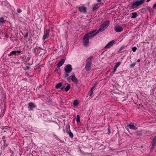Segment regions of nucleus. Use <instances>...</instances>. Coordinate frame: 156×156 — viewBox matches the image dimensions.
<instances>
[{"mask_svg":"<svg viewBox=\"0 0 156 156\" xmlns=\"http://www.w3.org/2000/svg\"><path fill=\"white\" fill-rule=\"evenodd\" d=\"M71 74L72 75L70 76V77H71V80L72 81L76 83H77L78 82V80L76 78L74 73H72Z\"/></svg>","mask_w":156,"mask_h":156,"instance_id":"9","label":"nucleus"},{"mask_svg":"<svg viewBox=\"0 0 156 156\" xmlns=\"http://www.w3.org/2000/svg\"><path fill=\"white\" fill-rule=\"evenodd\" d=\"M109 23V21H106L104 23L101 25V27L105 30L108 27Z\"/></svg>","mask_w":156,"mask_h":156,"instance_id":"11","label":"nucleus"},{"mask_svg":"<svg viewBox=\"0 0 156 156\" xmlns=\"http://www.w3.org/2000/svg\"><path fill=\"white\" fill-rule=\"evenodd\" d=\"M72 69V68L71 65L68 64L64 67V70L65 72L67 73H70Z\"/></svg>","mask_w":156,"mask_h":156,"instance_id":"7","label":"nucleus"},{"mask_svg":"<svg viewBox=\"0 0 156 156\" xmlns=\"http://www.w3.org/2000/svg\"><path fill=\"white\" fill-rule=\"evenodd\" d=\"M136 64V62H133L130 65V68H133L135 66V65Z\"/></svg>","mask_w":156,"mask_h":156,"instance_id":"29","label":"nucleus"},{"mask_svg":"<svg viewBox=\"0 0 156 156\" xmlns=\"http://www.w3.org/2000/svg\"><path fill=\"white\" fill-rule=\"evenodd\" d=\"M52 101V100L51 99H49L48 100V102L49 103H51V102Z\"/></svg>","mask_w":156,"mask_h":156,"instance_id":"47","label":"nucleus"},{"mask_svg":"<svg viewBox=\"0 0 156 156\" xmlns=\"http://www.w3.org/2000/svg\"><path fill=\"white\" fill-rule=\"evenodd\" d=\"M140 62V59H138L137 61V62Z\"/></svg>","mask_w":156,"mask_h":156,"instance_id":"55","label":"nucleus"},{"mask_svg":"<svg viewBox=\"0 0 156 156\" xmlns=\"http://www.w3.org/2000/svg\"><path fill=\"white\" fill-rule=\"evenodd\" d=\"M10 151H9V152L10 153H12V154L11 155V156H13V155H12V154H13V151H12L11 149H10Z\"/></svg>","mask_w":156,"mask_h":156,"instance_id":"43","label":"nucleus"},{"mask_svg":"<svg viewBox=\"0 0 156 156\" xmlns=\"http://www.w3.org/2000/svg\"><path fill=\"white\" fill-rule=\"evenodd\" d=\"M117 68L114 67L113 68V71L112 72V73L113 74H114L115 73L116 71Z\"/></svg>","mask_w":156,"mask_h":156,"instance_id":"31","label":"nucleus"},{"mask_svg":"<svg viewBox=\"0 0 156 156\" xmlns=\"http://www.w3.org/2000/svg\"><path fill=\"white\" fill-rule=\"evenodd\" d=\"M6 21V20H5L2 17H1L0 18V24H4L5 23Z\"/></svg>","mask_w":156,"mask_h":156,"instance_id":"18","label":"nucleus"},{"mask_svg":"<svg viewBox=\"0 0 156 156\" xmlns=\"http://www.w3.org/2000/svg\"><path fill=\"white\" fill-rule=\"evenodd\" d=\"M66 132L69 134L70 137L73 138V133L71 132L70 129V126L69 124L66 126Z\"/></svg>","mask_w":156,"mask_h":156,"instance_id":"5","label":"nucleus"},{"mask_svg":"<svg viewBox=\"0 0 156 156\" xmlns=\"http://www.w3.org/2000/svg\"><path fill=\"white\" fill-rule=\"evenodd\" d=\"M115 41L114 40L110 41L105 46V48L110 47L115 44Z\"/></svg>","mask_w":156,"mask_h":156,"instance_id":"13","label":"nucleus"},{"mask_svg":"<svg viewBox=\"0 0 156 156\" xmlns=\"http://www.w3.org/2000/svg\"><path fill=\"white\" fill-rule=\"evenodd\" d=\"M152 143L153 146L156 145V135L153 138Z\"/></svg>","mask_w":156,"mask_h":156,"instance_id":"19","label":"nucleus"},{"mask_svg":"<svg viewBox=\"0 0 156 156\" xmlns=\"http://www.w3.org/2000/svg\"><path fill=\"white\" fill-rule=\"evenodd\" d=\"M96 29L94 30L89 33L85 34V35L88 37L89 39L97 35V33H96Z\"/></svg>","mask_w":156,"mask_h":156,"instance_id":"3","label":"nucleus"},{"mask_svg":"<svg viewBox=\"0 0 156 156\" xmlns=\"http://www.w3.org/2000/svg\"><path fill=\"white\" fill-rule=\"evenodd\" d=\"M96 85H97V83H95V84H94L93 85V86H94V87H96Z\"/></svg>","mask_w":156,"mask_h":156,"instance_id":"52","label":"nucleus"},{"mask_svg":"<svg viewBox=\"0 0 156 156\" xmlns=\"http://www.w3.org/2000/svg\"><path fill=\"white\" fill-rule=\"evenodd\" d=\"M93 58V56H90L88 58L91 59V58Z\"/></svg>","mask_w":156,"mask_h":156,"instance_id":"49","label":"nucleus"},{"mask_svg":"<svg viewBox=\"0 0 156 156\" xmlns=\"http://www.w3.org/2000/svg\"><path fill=\"white\" fill-rule=\"evenodd\" d=\"M109 127H110V126H108V132L107 133L108 134H109L111 133Z\"/></svg>","mask_w":156,"mask_h":156,"instance_id":"37","label":"nucleus"},{"mask_svg":"<svg viewBox=\"0 0 156 156\" xmlns=\"http://www.w3.org/2000/svg\"><path fill=\"white\" fill-rule=\"evenodd\" d=\"M137 49V48L136 47H133L132 48V50L134 52H135L136 51Z\"/></svg>","mask_w":156,"mask_h":156,"instance_id":"32","label":"nucleus"},{"mask_svg":"<svg viewBox=\"0 0 156 156\" xmlns=\"http://www.w3.org/2000/svg\"><path fill=\"white\" fill-rule=\"evenodd\" d=\"M98 4H97L95 5L93 7V11H95L98 8Z\"/></svg>","mask_w":156,"mask_h":156,"instance_id":"25","label":"nucleus"},{"mask_svg":"<svg viewBox=\"0 0 156 156\" xmlns=\"http://www.w3.org/2000/svg\"><path fill=\"white\" fill-rule=\"evenodd\" d=\"M50 30H46L44 33V34L43 37V39L44 40L46 38L49 37V34Z\"/></svg>","mask_w":156,"mask_h":156,"instance_id":"10","label":"nucleus"},{"mask_svg":"<svg viewBox=\"0 0 156 156\" xmlns=\"http://www.w3.org/2000/svg\"><path fill=\"white\" fill-rule=\"evenodd\" d=\"M30 69V67L29 66H26L25 68V70H28Z\"/></svg>","mask_w":156,"mask_h":156,"instance_id":"40","label":"nucleus"},{"mask_svg":"<svg viewBox=\"0 0 156 156\" xmlns=\"http://www.w3.org/2000/svg\"><path fill=\"white\" fill-rule=\"evenodd\" d=\"M89 39L86 35H84L83 38V44L85 47H87L89 43Z\"/></svg>","mask_w":156,"mask_h":156,"instance_id":"4","label":"nucleus"},{"mask_svg":"<svg viewBox=\"0 0 156 156\" xmlns=\"http://www.w3.org/2000/svg\"><path fill=\"white\" fill-rule=\"evenodd\" d=\"M88 94L90 96H91L93 94V91L91 90H90Z\"/></svg>","mask_w":156,"mask_h":156,"instance_id":"30","label":"nucleus"},{"mask_svg":"<svg viewBox=\"0 0 156 156\" xmlns=\"http://www.w3.org/2000/svg\"><path fill=\"white\" fill-rule=\"evenodd\" d=\"M76 120L77 122H80V116L79 115H77Z\"/></svg>","mask_w":156,"mask_h":156,"instance_id":"28","label":"nucleus"},{"mask_svg":"<svg viewBox=\"0 0 156 156\" xmlns=\"http://www.w3.org/2000/svg\"><path fill=\"white\" fill-rule=\"evenodd\" d=\"M153 9H156V3L153 6Z\"/></svg>","mask_w":156,"mask_h":156,"instance_id":"42","label":"nucleus"},{"mask_svg":"<svg viewBox=\"0 0 156 156\" xmlns=\"http://www.w3.org/2000/svg\"><path fill=\"white\" fill-rule=\"evenodd\" d=\"M63 131H64V133H65V131L64 130Z\"/></svg>","mask_w":156,"mask_h":156,"instance_id":"59","label":"nucleus"},{"mask_svg":"<svg viewBox=\"0 0 156 156\" xmlns=\"http://www.w3.org/2000/svg\"><path fill=\"white\" fill-rule=\"evenodd\" d=\"M106 147V146H104V148H105Z\"/></svg>","mask_w":156,"mask_h":156,"instance_id":"58","label":"nucleus"},{"mask_svg":"<svg viewBox=\"0 0 156 156\" xmlns=\"http://www.w3.org/2000/svg\"><path fill=\"white\" fill-rule=\"evenodd\" d=\"M145 1V0H139L133 1L131 4L132 9H135L144 3Z\"/></svg>","mask_w":156,"mask_h":156,"instance_id":"1","label":"nucleus"},{"mask_svg":"<svg viewBox=\"0 0 156 156\" xmlns=\"http://www.w3.org/2000/svg\"><path fill=\"white\" fill-rule=\"evenodd\" d=\"M78 9L79 11L81 12L86 13L87 12V8L83 6H81L79 7Z\"/></svg>","mask_w":156,"mask_h":156,"instance_id":"12","label":"nucleus"},{"mask_svg":"<svg viewBox=\"0 0 156 156\" xmlns=\"http://www.w3.org/2000/svg\"><path fill=\"white\" fill-rule=\"evenodd\" d=\"M3 142H4V144H5V143H6V140H3Z\"/></svg>","mask_w":156,"mask_h":156,"instance_id":"48","label":"nucleus"},{"mask_svg":"<svg viewBox=\"0 0 156 156\" xmlns=\"http://www.w3.org/2000/svg\"><path fill=\"white\" fill-rule=\"evenodd\" d=\"M114 30L116 32H119L122 31L123 28L121 26L117 25L115 27Z\"/></svg>","mask_w":156,"mask_h":156,"instance_id":"8","label":"nucleus"},{"mask_svg":"<svg viewBox=\"0 0 156 156\" xmlns=\"http://www.w3.org/2000/svg\"><path fill=\"white\" fill-rule=\"evenodd\" d=\"M104 30H105L104 29L101 27V28H100L98 31L97 30L96 33L97 34L99 32H102Z\"/></svg>","mask_w":156,"mask_h":156,"instance_id":"24","label":"nucleus"},{"mask_svg":"<svg viewBox=\"0 0 156 156\" xmlns=\"http://www.w3.org/2000/svg\"><path fill=\"white\" fill-rule=\"evenodd\" d=\"M151 147L150 148V149H151V151H152L154 149V146H155L156 145H154L153 146V144H152V143H151Z\"/></svg>","mask_w":156,"mask_h":156,"instance_id":"33","label":"nucleus"},{"mask_svg":"<svg viewBox=\"0 0 156 156\" xmlns=\"http://www.w3.org/2000/svg\"><path fill=\"white\" fill-rule=\"evenodd\" d=\"M13 63H14L15 64H20V63L19 62H12Z\"/></svg>","mask_w":156,"mask_h":156,"instance_id":"46","label":"nucleus"},{"mask_svg":"<svg viewBox=\"0 0 156 156\" xmlns=\"http://www.w3.org/2000/svg\"><path fill=\"white\" fill-rule=\"evenodd\" d=\"M92 64V61L91 59H87L85 62V69L86 71H89L91 68Z\"/></svg>","mask_w":156,"mask_h":156,"instance_id":"2","label":"nucleus"},{"mask_svg":"<svg viewBox=\"0 0 156 156\" xmlns=\"http://www.w3.org/2000/svg\"><path fill=\"white\" fill-rule=\"evenodd\" d=\"M79 151H80V153L82 154H83L84 153L83 152V151H81V149H80Z\"/></svg>","mask_w":156,"mask_h":156,"instance_id":"44","label":"nucleus"},{"mask_svg":"<svg viewBox=\"0 0 156 156\" xmlns=\"http://www.w3.org/2000/svg\"><path fill=\"white\" fill-rule=\"evenodd\" d=\"M58 140H59L60 142H62V141L59 139H58Z\"/></svg>","mask_w":156,"mask_h":156,"instance_id":"50","label":"nucleus"},{"mask_svg":"<svg viewBox=\"0 0 156 156\" xmlns=\"http://www.w3.org/2000/svg\"><path fill=\"white\" fill-rule=\"evenodd\" d=\"M5 136H3L2 137V139L3 140H5L4 139L5 138Z\"/></svg>","mask_w":156,"mask_h":156,"instance_id":"51","label":"nucleus"},{"mask_svg":"<svg viewBox=\"0 0 156 156\" xmlns=\"http://www.w3.org/2000/svg\"><path fill=\"white\" fill-rule=\"evenodd\" d=\"M98 2H101V0H97Z\"/></svg>","mask_w":156,"mask_h":156,"instance_id":"53","label":"nucleus"},{"mask_svg":"<svg viewBox=\"0 0 156 156\" xmlns=\"http://www.w3.org/2000/svg\"><path fill=\"white\" fill-rule=\"evenodd\" d=\"M29 34V33L28 32H26V33L25 34V35H24V37H25L26 38H27V37L28 36Z\"/></svg>","mask_w":156,"mask_h":156,"instance_id":"36","label":"nucleus"},{"mask_svg":"<svg viewBox=\"0 0 156 156\" xmlns=\"http://www.w3.org/2000/svg\"><path fill=\"white\" fill-rule=\"evenodd\" d=\"M79 104V101L77 100H74L73 105L75 106H76Z\"/></svg>","mask_w":156,"mask_h":156,"instance_id":"22","label":"nucleus"},{"mask_svg":"<svg viewBox=\"0 0 156 156\" xmlns=\"http://www.w3.org/2000/svg\"><path fill=\"white\" fill-rule=\"evenodd\" d=\"M132 16L131 17L132 18H135L137 16V14L136 12H133L131 13Z\"/></svg>","mask_w":156,"mask_h":156,"instance_id":"21","label":"nucleus"},{"mask_svg":"<svg viewBox=\"0 0 156 156\" xmlns=\"http://www.w3.org/2000/svg\"><path fill=\"white\" fill-rule=\"evenodd\" d=\"M36 108V105L33 102H29L28 104V108L29 111H33Z\"/></svg>","mask_w":156,"mask_h":156,"instance_id":"6","label":"nucleus"},{"mask_svg":"<svg viewBox=\"0 0 156 156\" xmlns=\"http://www.w3.org/2000/svg\"><path fill=\"white\" fill-rule=\"evenodd\" d=\"M17 13H17H21L22 12V10H21L20 9L18 8L17 10Z\"/></svg>","mask_w":156,"mask_h":156,"instance_id":"34","label":"nucleus"},{"mask_svg":"<svg viewBox=\"0 0 156 156\" xmlns=\"http://www.w3.org/2000/svg\"><path fill=\"white\" fill-rule=\"evenodd\" d=\"M68 73H66L64 75V77L65 79H66L67 77H68L69 75Z\"/></svg>","mask_w":156,"mask_h":156,"instance_id":"35","label":"nucleus"},{"mask_svg":"<svg viewBox=\"0 0 156 156\" xmlns=\"http://www.w3.org/2000/svg\"><path fill=\"white\" fill-rule=\"evenodd\" d=\"M62 86V83L61 82L57 84L55 86V88L56 89H58L60 88Z\"/></svg>","mask_w":156,"mask_h":156,"instance_id":"17","label":"nucleus"},{"mask_svg":"<svg viewBox=\"0 0 156 156\" xmlns=\"http://www.w3.org/2000/svg\"><path fill=\"white\" fill-rule=\"evenodd\" d=\"M65 86H64L63 87H61L60 88V89H61V90H63V89H65Z\"/></svg>","mask_w":156,"mask_h":156,"instance_id":"45","label":"nucleus"},{"mask_svg":"<svg viewBox=\"0 0 156 156\" xmlns=\"http://www.w3.org/2000/svg\"><path fill=\"white\" fill-rule=\"evenodd\" d=\"M71 85L70 84H68L66 87L65 88V90L66 91H68L70 89Z\"/></svg>","mask_w":156,"mask_h":156,"instance_id":"20","label":"nucleus"},{"mask_svg":"<svg viewBox=\"0 0 156 156\" xmlns=\"http://www.w3.org/2000/svg\"><path fill=\"white\" fill-rule=\"evenodd\" d=\"M54 137L57 140H58L59 138L56 135H54Z\"/></svg>","mask_w":156,"mask_h":156,"instance_id":"41","label":"nucleus"},{"mask_svg":"<svg viewBox=\"0 0 156 156\" xmlns=\"http://www.w3.org/2000/svg\"><path fill=\"white\" fill-rule=\"evenodd\" d=\"M127 126L130 129L134 130H136L137 129V128L136 127L133 125L131 124H128L127 125Z\"/></svg>","mask_w":156,"mask_h":156,"instance_id":"14","label":"nucleus"},{"mask_svg":"<svg viewBox=\"0 0 156 156\" xmlns=\"http://www.w3.org/2000/svg\"><path fill=\"white\" fill-rule=\"evenodd\" d=\"M66 80L67 81H69L70 80V79H71V77H70V76L69 77H67V78H66Z\"/></svg>","mask_w":156,"mask_h":156,"instance_id":"39","label":"nucleus"},{"mask_svg":"<svg viewBox=\"0 0 156 156\" xmlns=\"http://www.w3.org/2000/svg\"><path fill=\"white\" fill-rule=\"evenodd\" d=\"M65 59H62V60L59 62L57 64L58 67H60L62 66L65 62Z\"/></svg>","mask_w":156,"mask_h":156,"instance_id":"15","label":"nucleus"},{"mask_svg":"<svg viewBox=\"0 0 156 156\" xmlns=\"http://www.w3.org/2000/svg\"><path fill=\"white\" fill-rule=\"evenodd\" d=\"M94 88H93V87H92L91 89H90V90H91L92 91H93V89H94Z\"/></svg>","mask_w":156,"mask_h":156,"instance_id":"54","label":"nucleus"},{"mask_svg":"<svg viewBox=\"0 0 156 156\" xmlns=\"http://www.w3.org/2000/svg\"><path fill=\"white\" fill-rule=\"evenodd\" d=\"M134 135H135V136H136V137L140 136H142V134L141 133H136L134 134Z\"/></svg>","mask_w":156,"mask_h":156,"instance_id":"26","label":"nucleus"},{"mask_svg":"<svg viewBox=\"0 0 156 156\" xmlns=\"http://www.w3.org/2000/svg\"><path fill=\"white\" fill-rule=\"evenodd\" d=\"M121 63V62L119 61V62H117L116 63V64L115 65L114 67L117 68L119 67V65Z\"/></svg>","mask_w":156,"mask_h":156,"instance_id":"27","label":"nucleus"},{"mask_svg":"<svg viewBox=\"0 0 156 156\" xmlns=\"http://www.w3.org/2000/svg\"><path fill=\"white\" fill-rule=\"evenodd\" d=\"M21 51L20 50L17 51H12L11 52V54L13 55H18L20 53H21Z\"/></svg>","mask_w":156,"mask_h":156,"instance_id":"16","label":"nucleus"},{"mask_svg":"<svg viewBox=\"0 0 156 156\" xmlns=\"http://www.w3.org/2000/svg\"><path fill=\"white\" fill-rule=\"evenodd\" d=\"M125 48V46L124 45H122L119 49V51H118V53H120L122 51H121L123 49Z\"/></svg>","mask_w":156,"mask_h":156,"instance_id":"23","label":"nucleus"},{"mask_svg":"<svg viewBox=\"0 0 156 156\" xmlns=\"http://www.w3.org/2000/svg\"><path fill=\"white\" fill-rule=\"evenodd\" d=\"M8 146V145L6 143H5V144H4L3 146V149H5L6 147Z\"/></svg>","mask_w":156,"mask_h":156,"instance_id":"38","label":"nucleus"},{"mask_svg":"<svg viewBox=\"0 0 156 156\" xmlns=\"http://www.w3.org/2000/svg\"><path fill=\"white\" fill-rule=\"evenodd\" d=\"M150 0H147V2H149Z\"/></svg>","mask_w":156,"mask_h":156,"instance_id":"56","label":"nucleus"},{"mask_svg":"<svg viewBox=\"0 0 156 156\" xmlns=\"http://www.w3.org/2000/svg\"><path fill=\"white\" fill-rule=\"evenodd\" d=\"M93 87V88H94L95 87L93 86V87Z\"/></svg>","mask_w":156,"mask_h":156,"instance_id":"57","label":"nucleus"}]
</instances>
